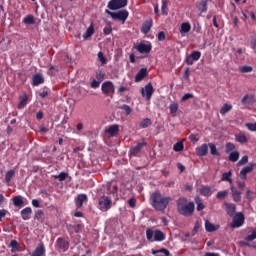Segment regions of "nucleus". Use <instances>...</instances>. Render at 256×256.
Here are the masks:
<instances>
[{
    "mask_svg": "<svg viewBox=\"0 0 256 256\" xmlns=\"http://www.w3.org/2000/svg\"><path fill=\"white\" fill-rule=\"evenodd\" d=\"M246 127H247V129H249V131H256V122L255 123H247Z\"/></svg>",
    "mask_w": 256,
    "mask_h": 256,
    "instance_id": "nucleus-59",
    "label": "nucleus"
},
{
    "mask_svg": "<svg viewBox=\"0 0 256 256\" xmlns=\"http://www.w3.org/2000/svg\"><path fill=\"white\" fill-rule=\"evenodd\" d=\"M171 201H173L171 197L164 196L159 191L152 193L150 196V205H152L156 211H165Z\"/></svg>",
    "mask_w": 256,
    "mask_h": 256,
    "instance_id": "nucleus-1",
    "label": "nucleus"
},
{
    "mask_svg": "<svg viewBox=\"0 0 256 256\" xmlns=\"http://www.w3.org/2000/svg\"><path fill=\"white\" fill-rule=\"evenodd\" d=\"M120 109H122V111H125L126 115H131V107L127 104H123L122 106H120Z\"/></svg>",
    "mask_w": 256,
    "mask_h": 256,
    "instance_id": "nucleus-53",
    "label": "nucleus"
},
{
    "mask_svg": "<svg viewBox=\"0 0 256 256\" xmlns=\"http://www.w3.org/2000/svg\"><path fill=\"white\" fill-rule=\"evenodd\" d=\"M196 209L197 211H203L205 209V204H203V202H201V200L196 201Z\"/></svg>",
    "mask_w": 256,
    "mask_h": 256,
    "instance_id": "nucleus-55",
    "label": "nucleus"
},
{
    "mask_svg": "<svg viewBox=\"0 0 256 256\" xmlns=\"http://www.w3.org/2000/svg\"><path fill=\"white\" fill-rule=\"evenodd\" d=\"M152 121L150 118H144L140 124H139V127L140 129H147V127H150V125H152Z\"/></svg>",
    "mask_w": 256,
    "mask_h": 256,
    "instance_id": "nucleus-34",
    "label": "nucleus"
},
{
    "mask_svg": "<svg viewBox=\"0 0 256 256\" xmlns=\"http://www.w3.org/2000/svg\"><path fill=\"white\" fill-rule=\"evenodd\" d=\"M155 235V232H153L151 230V228H148L146 230V239H148L149 241H153V236Z\"/></svg>",
    "mask_w": 256,
    "mask_h": 256,
    "instance_id": "nucleus-50",
    "label": "nucleus"
},
{
    "mask_svg": "<svg viewBox=\"0 0 256 256\" xmlns=\"http://www.w3.org/2000/svg\"><path fill=\"white\" fill-rule=\"evenodd\" d=\"M241 73H251V71H253V67L251 66H243L240 69Z\"/></svg>",
    "mask_w": 256,
    "mask_h": 256,
    "instance_id": "nucleus-57",
    "label": "nucleus"
},
{
    "mask_svg": "<svg viewBox=\"0 0 256 256\" xmlns=\"http://www.w3.org/2000/svg\"><path fill=\"white\" fill-rule=\"evenodd\" d=\"M23 23H25V25H35V17L28 15L24 18Z\"/></svg>",
    "mask_w": 256,
    "mask_h": 256,
    "instance_id": "nucleus-43",
    "label": "nucleus"
},
{
    "mask_svg": "<svg viewBox=\"0 0 256 256\" xmlns=\"http://www.w3.org/2000/svg\"><path fill=\"white\" fill-rule=\"evenodd\" d=\"M232 176H233V172L231 170L228 172H224L222 174L221 181H228V183H233V179H231Z\"/></svg>",
    "mask_w": 256,
    "mask_h": 256,
    "instance_id": "nucleus-33",
    "label": "nucleus"
},
{
    "mask_svg": "<svg viewBox=\"0 0 256 256\" xmlns=\"http://www.w3.org/2000/svg\"><path fill=\"white\" fill-rule=\"evenodd\" d=\"M191 31V24L189 22H183L180 26L181 35L189 33Z\"/></svg>",
    "mask_w": 256,
    "mask_h": 256,
    "instance_id": "nucleus-29",
    "label": "nucleus"
},
{
    "mask_svg": "<svg viewBox=\"0 0 256 256\" xmlns=\"http://www.w3.org/2000/svg\"><path fill=\"white\" fill-rule=\"evenodd\" d=\"M145 77H147V68H141L135 76V83L143 81Z\"/></svg>",
    "mask_w": 256,
    "mask_h": 256,
    "instance_id": "nucleus-23",
    "label": "nucleus"
},
{
    "mask_svg": "<svg viewBox=\"0 0 256 256\" xmlns=\"http://www.w3.org/2000/svg\"><path fill=\"white\" fill-rule=\"evenodd\" d=\"M13 177H15V170L7 171L5 175L6 183H11V179H13Z\"/></svg>",
    "mask_w": 256,
    "mask_h": 256,
    "instance_id": "nucleus-46",
    "label": "nucleus"
},
{
    "mask_svg": "<svg viewBox=\"0 0 256 256\" xmlns=\"http://www.w3.org/2000/svg\"><path fill=\"white\" fill-rule=\"evenodd\" d=\"M85 201H87L86 194H79L77 196V198L75 199V204H76L77 209H81V207H83V203H85Z\"/></svg>",
    "mask_w": 256,
    "mask_h": 256,
    "instance_id": "nucleus-22",
    "label": "nucleus"
},
{
    "mask_svg": "<svg viewBox=\"0 0 256 256\" xmlns=\"http://www.w3.org/2000/svg\"><path fill=\"white\" fill-rule=\"evenodd\" d=\"M154 241H157V242L165 241V233H163L161 230H155Z\"/></svg>",
    "mask_w": 256,
    "mask_h": 256,
    "instance_id": "nucleus-28",
    "label": "nucleus"
},
{
    "mask_svg": "<svg viewBox=\"0 0 256 256\" xmlns=\"http://www.w3.org/2000/svg\"><path fill=\"white\" fill-rule=\"evenodd\" d=\"M200 195L203 197H211L212 192H211V187L209 186H202L199 190Z\"/></svg>",
    "mask_w": 256,
    "mask_h": 256,
    "instance_id": "nucleus-27",
    "label": "nucleus"
},
{
    "mask_svg": "<svg viewBox=\"0 0 256 256\" xmlns=\"http://www.w3.org/2000/svg\"><path fill=\"white\" fill-rule=\"evenodd\" d=\"M233 151H235V144L228 142L226 144V149H225V153H232Z\"/></svg>",
    "mask_w": 256,
    "mask_h": 256,
    "instance_id": "nucleus-48",
    "label": "nucleus"
},
{
    "mask_svg": "<svg viewBox=\"0 0 256 256\" xmlns=\"http://www.w3.org/2000/svg\"><path fill=\"white\" fill-rule=\"evenodd\" d=\"M96 79L99 83H102V81L105 79V74L103 72H98L96 74Z\"/></svg>",
    "mask_w": 256,
    "mask_h": 256,
    "instance_id": "nucleus-56",
    "label": "nucleus"
},
{
    "mask_svg": "<svg viewBox=\"0 0 256 256\" xmlns=\"http://www.w3.org/2000/svg\"><path fill=\"white\" fill-rule=\"evenodd\" d=\"M256 239V231H252L251 234L245 237V241H255Z\"/></svg>",
    "mask_w": 256,
    "mask_h": 256,
    "instance_id": "nucleus-52",
    "label": "nucleus"
},
{
    "mask_svg": "<svg viewBox=\"0 0 256 256\" xmlns=\"http://www.w3.org/2000/svg\"><path fill=\"white\" fill-rule=\"evenodd\" d=\"M162 6H161V13L162 15L167 16V5H169V0H161Z\"/></svg>",
    "mask_w": 256,
    "mask_h": 256,
    "instance_id": "nucleus-45",
    "label": "nucleus"
},
{
    "mask_svg": "<svg viewBox=\"0 0 256 256\" xmlns=\"http://www.w3.org/2000/svg\"><path fill=\"white\" fill-rule=\"evenodd\" d=\"M143 147H147V142H138L136 146L131 147L129 151L130 157H137L143 150Z\"/></svg>",
    "mask_w": 256,
    "mask_h": 256,
    "instance_id": "nucleus-10",
    "label": "nucleus"
},
{
    "mask_svg": "<svg viewBox=\"0 0 256 256\" xmlns=\"http://www.w3.org/2000/svg\"><path fill=\"white\" fill-rule=\"evenodd\" d=\"M101 85V82H99V80L93 79L92 82L90 83V87L92 89H99Z\"/></svg>",
    "mask_w": 256,
    "mask_h": 256,
    "instance_id": "nucleus-51",
    "label": "nucleus"
},
{
    "mask_svg": "<svg viewBox=\"0 0 256 256\" xmlns=\"http://www.w3.org/2000/svg\"><path fill=\"white\" fill-rule=\"evenodd\" d=\"M112 31H113V29L111 27H105L103 29L104 35H111Z\"/></svg>",
    "mask_w": 256,
    "mask_h": 256,
    "instance_id": "nucleus-63",
    "label": "nucleus"
},
{
    "mask_svg": "<svg viewBox=\"0 0 256 256\" xmlns=\"http://www.w3.org/2000/svg\"><path fill=\"white\" fill-rule=\"evenodd\" d=\"M201 59L200 51H192V53L185 58L186 65H193L194 61H199Z\"/></svg>",
    "mask_w": 256,
    "mask_h": 256,
    "instance_id": "nucleus-11",
    "label": "nucleus"
},
{
    "mask_svg": "<svg viewBox=\"0 0 256 256\" xmlns=\"http://www.w3.org/2000/svg\"><path fill=\"white\" fill-rule=\"evenodd\" d=\"M127 3V0H110L107 7L110 11H117L123 9V7H127Z\"/></svg>",
    "mask_w": 256,
    "mask_h": 256,
    "instance_id": "nucleus-5",
    "label": "nucleus"
},
{
    "mask_svg": "<svg viewBox=\"0 0 256 256\" xmlns=\"http://www.w3.org/2000/svg\"><path fill=\"white\" fill-rule=\"evenodd\" d=\"M136 203H137V200L135 199V198H130L129 200H128V205L130 206V207H135V205H136Z\"/></svg>",
    "mask_w": 256,
    "mask_h": 256,
    "instance_id": "nucleus-62",
    "label": "nucleus"
},
{
    "mask_svg": "<svg viewBox=\"0 0 256 256\" xmlns=\"http://www.w3.org/2000/svg\"><path fill=\"white\" fill-rule=\"evenodd\" d=\"M207 153H209V145L207 144H202L196 148V155H198V157H205Z\"/></svg>",
    "mask_w": 256,
    "mask_h": 256,
    "instance_id": "nucleus-15",
    "label": "nucleus"
},
{
    "mask_svg": "<svg viewBox=\"0 0 256 256\" xmlns=\"http://www.w3.org/2000/svg\"><path fill=\"white\" fill-rule=\"evenodd\" d=\"M158 41H165L166 36H165V32L161 31L158 33Z\"/></svg>",
    "mask_w": 256,
    "mask_h": 256,
    "instance_id": "nucleus-61",
    "label": "nucleus"
},
{
    "mask_svg": "<svg viewBox=\"0 0 256 256\" xmlns=\"http://www.w3.org/2000/svg\"><path fill=\"white\" fill-rule=\"evenodd\" d=\"M13 205L15 207H23V196L18 195L12 198Z\"/></svg>",
    "mask_w": 256,
    "mask_h": 256,
    "instance_id": "nucleus-30",
    "label": "nucleus"
},
{
    "mask_svg": "<svg viewBox=\"0 0 256 256\" xmlns=\"http://www.w3.org/2000/svg\"><path fill=\"white\" fill-rule=\"evenodd\" d=\"M169 109L172 117H177V111H179V104H177V102H174L170 104Z\"/></svg>",
    "mask_w": 256,
    "mask_h": 256,
    "instance_id": "nucleus-32",
    "label": "nucleus"
},
{
    "mask_svg": "<svg viewBox=\"0 0 256 256\" xmlns=\"http://www.w3.org/2000/svg\"><path fill=\"white\" fill-rule=\"evenodd\" d=\"M255 166V163H250L248 166L244 167L239 173L240 179H242V181H245L247 179V174L251 173V171L255 169Z\"/></svg>",
    "mask_w": 256,
    "mask_h": 256,
    "instance_id": "nucleus-12",
    "label": "nucleus"
},
{
    "mask_svg": "<svg viewBox=\"0 0 256 256\" xmlns=\"http://www.w3.org/2000/svg\"><path fill=\"white\" fill-rule=\"evenodd\" d=\"M45 245L41 243L38 245L35 250L32 252L31 256H45Z\"/></svg>",
    "mask_w": 256,
    "mask_h": 256,
    "instance_id": "nucleus-20",
    "label": "nucleus"
},
{
    "mask_svg": "<svg viewBox=\"0 0 256 256\" xmlns=\"http://www.w3.org/2000/svg\"><path fill=\"white\" fill-rule=\"evenodd\" d=\"M224 206L226 207V213L229 215V217H233L235 215V211L237 209V206L233 203H224Z\"/></svg>",
    "mask_w": 256,
    "mask_h": 256,
    "instance_id": "nucleus-19",
    "label": "nucleus"
},
{
    "mask_svg": "<svg viewBox=\"0 0 256 256\" xmlns=\"http://www.w3.org/2000/svg\"><path fill=\"white\" fill-rule=\"evenodd\" d=\"M250 45H251L252 49H256V38L251 39Z\"/></svg>",
    "mask_w": 256,
    "mask_h": 256,
    "instance_id": "nucleus-64",
    "label": "nucleus"
},
{
    "mask_svg": "<svg viewBox=\"0 0 256 256\" xmlns=\"http://www.w3.org/2000/svg\"><path fill=\"white\" fill-rule=\"evenodd\" d=\"M28 101H29V96H27V93L23 92L22 94H20L17 109H25V107H27Z\"/></svg>",
    "mask_w": 256,
    "mask_h": 256,
    "instance_id": "nucleus-13",
    "label": "nucleus"
},
{
    "mask_svg": "<svg viewBox=\"0 0 256 256\" xmlns=\"http://www.w3.org/2000/svg\"><path fill=\"white\" fill-rule=\"evenodd\" d=\"M43 215H44L43 210H38L36 211L34 218L39 221V219H42Z\"/></svg>",
    "mask_w": 256,
    "mask_h": 256,
    "instance_id": "nucleus-60",
    "label": "nucleus"
},
{
    "mask_svg": "<svg viewBox=\"0 0 256 256\" xmlns=\"http://www.w3.org/2000/svg\"><path fill=\"white\" fill-rule=\"evenodd\" d=\"M189 99H193V94H191V93H186V94H184V95L182 96L181 101L185 102V101H187V100H189Z\"/></svg>",
    "mask_w": 256,
    "mask_h": 256,
    "instance_id": "nucleus-58",
    "label": "nucleus"
},
{
    "mask_svg": "<svg viewBox=\"0 0 256 256\" xmlns=\"http://www.w3.org/2000/svg\"><path fill=\"white\" fill-rule=\"evenodd\" d=\"M107 15H110L113 21H121V23H125L129 18V11L127 10H120L118 12H111L110 10H105Z\"/></svg>",
    "mask_w": 256,
    "mask_h": 256,
    "instance_id": "nucleus-3",
    "label": "nucleus"
},
{
    "mask_svg": "<svg viewBox=\"0 0 256 256\" xmlns=\"http://www.w3.org/2000/svg\"><path fill=\"white\" fill-rule=\"evenodd\" d=\"M235 140L238 143H247V136L244 133H239L235 135Z\"/></svg>",
    "mask_w": 256,
    "mask_h": 256,
    "instance_id": "nucleus-41",
    "label": "nucleus"
},
{
    "mask_svg": "<svg viewBox=\"0 0 256 256\" xmlns=\"http://www.w3.org/2000/svg\"><path fill=\"white\" fill-rule=\"evenodd\" d=\"M228 159L232 163H235V162L239 161V151L230 152Z\"/></svg>",
    "mask_w": 256,
    "mask_h": 256,
    "instance_id": "nucleus-36",
    "label": "nucleus"
},
{
    "mask_svg": "<svg viewBox=\"0 0 256 256\" xmlns=\"http://www.w3.org/2000/svg\"><path fill=\"white\" fill-rule=\"evenodd\" d=\"M231 109H233V105L225 103L220 109V114L226 115V113H229Z\"/></svg>",
    "mask_w": 256,
    "mask_h": 256,
    "instance_id": "nucleus-37",
    "label": "nucleus"
},
{
    "mask_svg": "<svg viewBox=\"0 0 256 256\" xmlns=\"http://www.w3.org/2000/svg\"><path fill=\"white\" fill-rule=\"evenodd\" d=\"M112 203L113 202L108 196H101L98 200V209L105 213L111 209Z\"/></svg>",
    "mask_w": 256,
    "mask_h": 256,
    "instance_id": "nucleus-4",
    "label": "nucleus"
},
{
    "mask_svg": "<svg viewBox=\"0 0 256 256\" xmlns=\"http://www.w3.org/2000/svg\"><path fill=\"white\" fill-rule=\"evenodd\" d=\"M247 163H249V156H243V157L238 161V166L247 165Z\"/></svg>",
    "mask_w": 256,
    "mask_h": 256,
    "instance_id": "nucleus-54",
    "label": "nucleus"
},
{
    "mask_svg": "<svg viewBox=\"0 0 256 256\" xmlns=\"http://www.w3.org/2000/svg\"><path fill=\"white\" fill-rule=\"evenodd\" d=\"M227 197H229V191L227 190L219 191L216 194V198L220 199V201H223V199H227Z\"/></svg>",
    "mask_w": 256,
    "mask_h": 256,
    "instance_id": "nucleus-40",
    "label": "nucleus"
},
{
    "mask_svg": "<svg viewBox=\"0 0 256 256\" xmlns=\"http://www.w3.org/2000/svg\"><path fill=\"white\" fill-rule=\"evenodd\" d=\"M94 34H95V27L92 24L87 28L86 32L83 34V38L89 39V37H93Z\"/></svg>",
    "mask_w": 256,
    "mask_h": 256,
    "instance_id": "nucleus-31",
    "label": "nucleus"
},
{
    "mask_svg": "<svg viewBox=\"0 0 256 256\" xmlns=\"http://www.w3.org/2000/svg\"><path fill=\"white\" fill-rule=\"evenodd\" d=\"M153 93H155V89L151 83H148L144 88L141 89V95L142 97H146L147 101H151Z\"/></svg>",
    "mask_w": 256,
    "mask_h": 256,
    "instance_id": "nucleus-9",
    "label": "nucleus"
},
{
    "mask_svg": "<svg viewBox=\"0 0 256 256\" xmlns=\"http://www.w3.org/2000/svg\"><path fill=\"white\" fill-rule=\"evenodd\" d=\"M151 27H153V19L146 20L141 27V33L143 35H147L149 31H151Z\"/></svg>",
    "mask_w": 256,
    "mask_h": 256,
    "instance_id": "nucleus-16",
    "label": "nucleus"
},
{
    "mask_svg": "<svg viewBox=\"0 0 256 256\" xmlns=\"http://www.w3.org/2000/svg\"><path fill=\"white\" fill-rule=\"evenodd\" d=\"M45 83V79L43 78V76H41V74H35L32 78V85L34 87H37V85H41Z\"/></svg>",
    "mask_w": 256,
    "mask_h": 256,
    "instance_id": "nucleus-26",
    "label": "nucleus"
},
{
    "mask_svg": "<svg viewBox=\"0 0 256 256\" xmlns=\"http://www.w3.org/2000/svg\"><path fill=\"white\" fill-rule=\"evenodd\" d=\"M243 223H245V216L243 213L238 212L233 216V221L230 224L232 229H237L239 227H243Z\"/></svg>",
    "mask_w": 256,
    "mask_h": 256,
    "instance_id": "nucleus-7",
    "label": "nucleus"
},
{
    "mask_svg": "<svg viewBox=\"0 0 256 256\" xmlns=\"http://www.w3.org/2000/svg\"><path fill=\"white\" fill-rule=\"evenodd\" d=\"M20 214L23 221H29V219H31V215H33V209H31V207H26L21 210Z\"/></svg>",
    "mask_w": 256,
    "mask_h": 256,
    "instance_id": "nucleus-17",
    "label": "nucleus"
},
{
    "mask_svg": "<svg viewBox=\"0 0 256 256\" xmlns=\"http://www.w3.org/2000/svg\"><path fill=\"white\" fill-rule=\"evenodd\" d=\"M38 95L41 99H45V97L51 95V90L47 87H44L42 90L38 92Z\"/></svg>",
    "mask_w": 256,
    "mask_h": 256,
    "instance_id": "nucleus-35",
    "label": "nucleus"
},
{
    "mask_svg": "<svg viewBox=\"0 0 256 256\" xmlns=\"http://www.w3.org/2000/svg\"><path fill=\"white\" fill-rule=\"evenodd\" d=\"M198 10L201 13H207V0H202L198 5Z\"/></svg>",
    "mask_w": 256,
    "mask_h": 256,
    "instance_id": "nucleus-44",
    "label": "nucleus"
},
{
    "mask_svg": "<svg viewBox=\"0 0 256 256\" xmlns=\"http://www.w3.org/2000/svg\"><path fill=\"white\" fill-rule=\"evenodd\" d=\"M230 189L232 192L233 201H235V203H239L241 201V191H239L235 186H231Z\"/></svg>",
    "mask_w": 256,
    "mask_h": 256,
    "instance_id": "nucleus-21",
    "label": "nucleus"
},
{
    "mask_svg": "<svg viewBox=\"0 0 256 256\" xmlns=\"http://www.w3.org/2000/svg\"><path fill=\"white\" fill-rule=\"evenodd\" d=\"M242 105H253L255 103V95L253 94H246L241 99Z\"/></svg>",
    "mask_w": 256,
    "mask_h": 256,
    "instance_id": "nucleus-18",
    "label": "nucleus"
},
{
    "mask_svg": "<svg viewBox=\"0 0 256 256\" xmlns=\"http://www.w3.org/2000/svg\"><path fill=\"white\" fill-rule=\"evenodd\" d=\"M56 243L58 248L62 249L63 251H67V249H69V242L66 241L64 238H58Z\"/></svg>",
    "mask_w": 256,
    "mask_h": 256,
    "instance_id": "nucleus-24",
    "label": "nucleus"
},
{
    "mask_svg": "<svg viewBox=\"0 0 256 256\" xmlns=\"http://www.w3.org/2000/svg\"><path fill=\"white\" fill-rule=\"evenodd\" d=\"M134 49H136V51H138V53H141L142 55H149V53H151V49H153V46H151V44H145L141 42L135 45Z\"/></svg>",
    "mask_w": 256,
    "mask_h": 256,
    "instance_id": "nucleus-8",
    "label": "nucleus"
},
{
    "mask_svg": "<svg viewBox=\"0 0 256 256\" xmlns=\"http://www.w3.org/2000/svg\"><path fill=\"white\" fill-rule=\"evenodd\" d=\"M105 133L110 137H115L119 135V125L117 124L110 125L108 128L105 129Z\"/></svg>",
    "mask_w": 256,
    "mask_h": 256,
    "instance_id": "nucleus-14",
    "label": "nucleus"
},
{
    "mask_svg": "<svg viewBox=\"0 0 256 256\" xmlns=\"http://www.w3.org/2000/svg\"><path fill=\"white\" fill-rule=\"evenodd\" d=\"M98 59L101 62V65H107V58L103 52H98Z\"/></svg>",
    "mask_w": 256,
    "mask_h": 256,
    "instance_id": "nucleus-49",
    "label": "nucleus"
},
{
    "mask_svg": "<svg viewBox=\"0 0 256 256\" xmlns=\"http://www.w3.org/2000/svg\"><path fill=\"white\" fill-rule=\"evenodd\" d=\"M10 247L12 249V253H14V251H21V245L17 240H11Z\"/></svg>",
    "mask_w": 256,
    "mask_h": 256,
    "instance_id": "nucleus-38",
    "label": "nucleus"
},
{
    "mask_svg": "<svg viewBox=\"0 0 256 256\" xmlns=\"http://www.w3.org/2000/svg\"><path fill=\"white\" fill-rule=\"evenodd\" d=\"M54 179H58V181L63 182L67 177H69V173L67 172H60L58 175L53 176Z\"/></svg>",
    "mask_w": 256,
    "mask_h": 256,
    "instance_id": "nucleus-42",
    "label": "nucleus"
},
{
    "mask_svg": "<svg viewBox=\"0 0 256 256\" xmlns=\"http://www.w3.org/2000/svg\"><path fill=\"white\" fill-rule=\"evenodd\" d=\"M173 149L176 153H179V151H183V149H185V146L183 145V142H177L174 144Z\"/></svg>",
    "mask_w": 256,
    "mask_h": 256,
    "instance_id": "nucleus-47",
    "label": "nucleus"
},
{
    "mask_svg": "<svg viewBox=\"0 0 256 256\" xmlns=\"http://www.w3.org/2000/svg\"><path fill=\"white\" fill-rule=\"evenodd\" d=\"M208 147L210 148V153L214 157H219V151L217 150V146L214 143H209Z\"/></svg>",
    "mask_w": 256,
    "mask_h": 256,
    "instance_id": "nucleus-39",
    "label": "nucleus"
},
{
    "mask_svg": "<svg viewBox=\"0 0 256 256\" xmlns=\"http://www.w3.org/2000/svg\"><path fill=\"white\" fill-rule=\"evenodd\" d=\"M177 210L183 217H191L195 213V204L193 202H188L187 198H179L176 201Z\"/></svg>",
    "mask_w": 256,
    "mask_h": 256,
    "instance_id": "nucleus-2",
    "label": "nucleus"
},
{
    "mask_svg": "<svg viewBox=\"0 0 256 256\" xmlns=\"http://www.w3.org/2000/svg\"><path fill=\"white\" fill-rule=\"evenodd\" d=\"M102 93L107 97H113L115 95V84L111 81H106L102 84Z\"/></svg>",
    "mask_w": 256,
    "mask_h": 256,
    "instance_id": "nucleus-6",
    "label": "nucleus"
},
{
    "mask_svg": "<svg viewBox=\"0 0 256 256\" xmlns=\"http://www.w3.org/2000/svg\"><path fill=\"white\" fill-rule=\"evenodd\" d=\"M205 229L208 233H213V232L219 230V225H214L213 223H210L209 220H206L205 221Z\"/></svg>",
    "mask_w": 256,
    "mask_h": 256,
    "instance_id": "nucleus-25",
    "label": "nucleus"
}]
</instances>
